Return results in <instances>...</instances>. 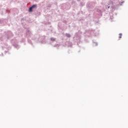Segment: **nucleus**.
<instances>
[{"mask_svg":"<svg viewBox=\"0 0 128 128\" xmlns=\"http://www.w3.org/2000/svg\"><path fill=\"white\" fill-rule=\"evenodd\" d=\"M36 5H33L32 7H30V8H29V12H32V9L34 8H36Z\"/></svg>","mask_w":128,"mask_h":128,"instance_id":"obj_1","label":"nucleus"},{"mask_svg":"<svg viewBox=\"0 0 128 128\" xmlns=\"http://www.w3.org/2000/svg\"><path fill=\"white\" fill-rule=\"evenodd\" d=\"M66 36L68 38H70L71 36L70 34H66Z\"/></svg>","mask_w":128,"mask_h":128,"instance_id":"obj_2","label":"nucleus"},{"mask_svg":"<svg viewBox=\"0 0 128 128\" xmlns=\"http://www.w3.org/2000/svg\"><path fill=\"white\" fill-rule=\"evenodd\" d=\"M122 34H119V38H122Z\"/></svg>","mask_w":128,"mask_h":128,"instance_id":"obj_3","label":"nucleus"},{"mask_svg":"<svg viewBox=\"0 0 128 128\" xmlns=\"http://www.w3.org/2000/svg\"><path fill=\"white\" fill-rule=\"evenodd\" d=\"M51 40H55L54 39H53V38H52Z\"/></svg>","mask_w":128,"mask_h":128,"instance_id":"obj_4","label":"nucleus"},{"mask_svg":"<svg viewBox=\"0 0 128 128\" xmlns=\"http://www.w3.org/2000/svg\"><path fill=\"white\" fill-rule=\"evenodd\" d=\"M108 8H110V6H108Z\"/></svg>","mask_w":128,"mask_h":128,"instance_id":"obj_5","label":"nucleus"}]
</instances>
